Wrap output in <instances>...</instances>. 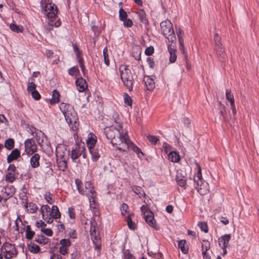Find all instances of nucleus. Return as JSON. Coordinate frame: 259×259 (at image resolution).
I'll return each instance as SVG.
<instances>
[{
	"mask_svg": "<svg viewBox=\"0 0 259 259\" xmlns=\"http://www.w3.org/2000/svg\"><path fill=\"white\" fill-rule=\"evenodd\" d=\"M147 139L150 142L154 145H155L157 141L159 140V139L157 137L152 135H148L147 136Z\"/></svg>",
	"mask_w": 259,
	"mask_h": 259,
	"instance_id": "nucleus-47",
	"label": "nucleus"
},
{
	"mask_svg": "<svg viewBox=\"0 0 259 259\" xmlns=\"http://www.w3.org/2000/svg\"><path fill=\"white\" fill-rule=\"evenodd\" d=\"M155 76H145L143 81L145 82L146 89L148 91H152L155 88Z\"/></svg>",
	"mask_w": 259,
	"mask_h": 259,
	"instance_id": "nucleus-13",
	"label": "nucleus"
},
{
	"mask_svg": "<svg viewBox=\"0 0 259 259\" xmlns=\"http://www.w3.org/2000/svg\"><path fill=\"white\" fill-rule=\"evenodd\" d=\"M197 166H198V171L197 177L195 178L196 179V181H199V182H201L202 181V174H201V169L200 165L197 163Z\"/></svg>",
	"mask_w": 259,
	"mask_h": 259,
	"instance_id": "nucleus-48",
	"label": "nucleus"
},
{
	"mask_svg": "<svg viewBox=\"0 0 259 259\" xmlns=\"http://www.w3.org/2000/svg\"><path fill=\"white\" fill-rule=\"evenodd\" d=\"M34 241L41 244H46L48 243L49 239L44 235L37 236L34 239Z\"/></svg>",
	"mask_w": 259,
	"mask_h": 259,
	"instance_id": "nucleus-35",
	"label": "nucleus"
},
{
	"mask_svg": "<svg viewBox=\"0 0 259 259\" xmlns=\"http://www.w3.org/2000/svg\"><path fill=\"white\" fill-rule=\"evenodd\" d=\"M126 12L122 8L120 9L119 11V19L121 21H123L124 19L127 18Z\"/></svg>",
	"mask_w": 259,
	"mask_h": 259,
	"instance_id": "nucleus-45",
	"label": "nucleus"
},
{
	"mask_svg": "<svg viewBox=\"0 0 259 259\" xmlns=\"http://www.w3.org/2000/svg\"><path fill=\"white\" fill-rule=\"evenodd\" d=\"M52 196V195L50 193H49L48 195L46 194L44 196L45 199L48 201V202L51 204L54 203Z\"/></svg>",
	"mask_w": 259,
	"mask_h": 259,
	"instance_id": "nucleus-59",
	"label": "nucleus"
},
{
	"mask_svg": "<svg viewBox=\"0 0 259 259\" xmlns=\"http://www.w3.org/2000/svg\"><path fill=\"white\" fill-rule=\"evenodd\" d=\"M35 90H36V84L33 81H30L29 80L27 86L28 92L31 93Z\"/></svg>",
	"mask_w": 259,
	"mask_h": 259,
	"instance_id": "nucleus-42",
	"label": "nucleus"
},
{
	"mask_svg": "<svg viewBox=\"0 0 259 259\" xmlns=\"http://www.w3.org/2000/svg\"><path fill=\"white\" fill-rule=\"evenodd\" d=\"M45 8L46 15L48 18L49 25L48 29L50 30L52 29V26L57 27L60 26L61 22L57 17L58 13L57 6L54 4L49 3L46 5Z\"/></svg>",
	"mask_w": 259,
	"mask_h": 259,
	"instance_id": "nucleus-4",
	"label": "nucleus"
},
{
	"mask_svg": "<svg viewBox=\"0 0 259 259\" xmlns=\"http://www.w3.org/2000/svg\"><path fill=\"white\" fill-rule=\"evenodd\" d=\"M228 101L230 103L231 109L232 110L233 114L234 115L236 114V109L233 95L230 93V92H228Z\"/></svg>",
	"mask_w": 259,
	"mask_h": 259,
	"instance_id": "nucleus-24",
	"label": "nucleus"
},
{
	"mask_svg": "<svg viewBox=\"0 0 259 259\" xmlns=\"http://www.w3.org/2000/svg\"><path fill=\"white\" fill-rule=\"evenodd\" d=\"M2 192L5 194V195H3L4 200L7 201V199L12 197L14 194V188L12 187H5L2 190Z\"/></svg>",
	"mask_w": 259,
	"mask_h": 259,
	"instance_id": "nucleus-20",
	"label": "nucleus"
},
{
	"mask_svg": "<svg viewBox=\"0 0 259 259\" xmlns=\"http://www.w3.org/2000/svg\"><path fill=\"white\" fill-rule=\"evenodd\" d=\"M10 28L11 30L17 33L22 32L24 29L23 26L17 25L14 23L10 24Z\"/></svg>",
	"mask_w": 259,
	"mask_h": 259,
	"instance_id": "nucleus-37",
	"label": "nucleus"
},
{
	"mask_svg": "<svg viewBox=\"0 0 259 259\" xmlns=\"http://www.w3.org/2000/svg\"><path fill=\"white\" fill-rule=\"evenodd\" d=\"M168 159L173 162H177L180 160L179 154L176 152H171L169 153Z\"/></svg>",
	"mask_w": 259,
	"mask_h": 259,
	"instance_id": "nucleus-31",
	"label": "nucleus"
},
{
	"mask_svg": "<svg viewBox=\"0 0 259 259\" xmlns=\"http://www.w3.org/2000/svg\"><path fill=\"white\" fill-rule=\"evenodd\" d=\"M60 109L70 128L73 131H76L78 125L77 122L78 118L73 107L70 104L62 103L60 104Z\"/></svg>",
	"mask_w": 259,
	"mask_h": 259,
	"instance_id": "nucleus-2",
	"label": "nucleus"
},
{
	"mask_svg": "<svg viewBox=\"0 0 259 259\" xmlns=\"http://www.w3.org/2000/svg\"><path fill=\"white\" fill-rule=\"evenodd\" d=\"M97 141L96 137L93 134H90V136L87 140V144L88 148H92L95 147Z\"/></svg>",
	"mask_w": 259,
	"mask_h": 259,
	"instance_id": "nucleus-25",
	"label": "nucleus"
},
{
	"mask_svg": "<svg viewBox=\"0 0 259 259\" xmlns=\"http://www.w3.org/2000/svg\"><path fill=\"white\" fill-rule=\"evenodd\" d=\"M103 56L105 64L108 66L109 65V60L108 54V49L107 47H105L103 50Z\"/></svg>",
	"mask_w": 259,
	"mask_h": 259,
	"instance_id": "nucleus-43",
	"label": "nucleus"
},
{
	"mask_svg": "<svg viewBox=\"0 0 259 259\" xmlns=\"http://www.w3.org/2000/svg\"><path fill=\"white\" fill-rule=\"evenodd\" d=\"M34 234L35 233L34 231L31 230L30 226L27 225L26 229V238L27 239L31 240Z\"/></svg>",
	"mask_w": 259,
	"mask_h": 259,
	"instance_id": "nucleus-36",
	"label": "nucleus"
},
{
	"mask_svg": "<svg viewBox=\"0 0 259 259\" xmlns=\"http://www.w3.org/2000/svg\"><path fill=\"white\" fill-rule=\"evenodd\" d=\"M141 209L142 212L143 213L144 217L145 216L146 212L148 211H151V210H149L147 206L145 205L142 206V207H141Z\"/></svg>",
	"mask_w": 259,
	"mask_h": 259,
	"instance_id": "nucleus-62",
	"label": "nucleus"
},
{
	"mask_svg": "<svg viewBox=\"0 0 259 259\" xmlns=\"http://www.w3.org/2000/svg\"><path fill=\"white\" fill-rule=\"evenodd\" d=\"M75 184L79 193L85 195L89 198L90 207L93 208H95L97 193L94 189L92 184L90 182H86L84 184V188H81L82 183L78 179L76 180Z\"/></svg>",
	"mask_w": 259,
	"mask_h": 259,
	"instance_id": "nucleus-3",
	"label": "nucleus"
},
{
	"mask_svg": "<svg viewBox=\"0 0 259 259\" xmlns=\"http://www.w3.org/2000/svg\"><path fill=\"white\" fill-rule=\"evenodd\" d=\"M60 161L58 162L59 167H60L63 170L67 168V161L68 159H59Z\"/></svg>",
	"mask_w": 259,
	"mask_h": 259,
	"instance_id": "nucleus-49",
	"label": "nucleus"
},
{
	"mask_svg": "<svg viewBox=\"0 0 259 259\" xmlns=\"http://www.w3.org/2000/svg\"><path fill=\"white\" fill-rule=\"evenodd\" d=\"M28 250L32 253H36L40 250L39 246L34 243H30L28 245Z\"/></svg>",
	"mask_w": 259,
	"mask_h": 259,
	"instance_id": "nucleus-34",
	"label": "nucleus"
},
{
	"mask_svg": "<svg viewBox=\"0 0 259 259\" xmlns=\"http://www.w3.org/2000/svg\"><path fill=\"white\" fill-rule=\"evenodd\" d=\"M60 94L58 91L55 90L52 93V98L50 100V103L52 105L55 104L59 101Z\"/></svg>",
	"mask_w": 259,
	"mask_h": 259,
	"instance_id": "nucleus-30",
	"label": "nucleus"
},
{
	"mask_svg": "<svg viewBox=\"0 0 259 259\" xmlns=\"http://www.w3.org/2000/svg\"><path fill=\"white\" fill-rule=\"evenodd\" d=\"M90 154L92 155V159L93 161H96L100 157V150L98 148L93 147L89 149Z\"/></svg>",
	"mask_w": 259,
	"mask_h": 259,
	"instance_id": "nucleus-23",
	"label": "nucleus"
},
{
	"mask_svg": "<svg viewBox=\"0 0 259 259\" xmlns=\"http://www.w3.org/2000/svg\"><path fill=\"white\" fill-rule=\"evenodd\" d=\"M198 226L200 227L202 231H204L205 233L208 232L207 225L206 223L199 222L198 224Z\"/></svg>",
	"mask_w": 259,
	"mask_h": 259,
	"instance_id": "nucleus-50",
	"label": "nucleus"
},
{
	"mask_svg": "<svg viewBox=\"0 0 259 259\" xmlns=\"http://www.w3.org/2000/svg\"><path fill=\"white\" fill-rule=\"evenodd\" d=\"M50 208L48 205H44L40 208L41 213L42 214L43 217H44L45 212H50Z\"/></svg>",
	"mask_w": 259,
	"mask_h": 259,
	"instance_id": "nucleus-53",
	"label": "nucleus"
},
{
	"mask_svg": "<svg viewBox=\"0 0 259 259\" xmlns=\"http://www.w3.org/2000/svg\"><path fill=\"white\" fill-rule=\"evenodd\" d=\"M137 14L141 22L145 24H148V20L146 18V13L143 10H140Z\"/></svg>",
	"mask_w": 259,
	"mask_h": 259,
	"instance_id": "nucleus-32",
	"label": "nucleus"
},
{
	"mask_svg": "<svg viewBox=\"0 0 259 259\" xmlns=\"http://www.w3.org/2000/svg\"><path fill=\"white\" fill-rule=\"evenodd\" d=\"M60 244L61 246L67 248L71 245V242L68 239H62L60 240Z\"/></svg>",
	"mask_w": 259,
	"mask_h": 259,
	"instance_id": "nucleus-46",
	"label": "nucleus"
},
{
	"mask_svg": "<svg viewBox=\"0 0 259 259\" xmlns=\"http://www.w3.org/2000/svg\"><path fill=\"white\" fill-rule=\"evenodd\" d=\"M176 32L178 38L180 37H183L184 32L181 29L178 28L176 30Z\"/></svg>",
	"mask_w": 259,
	"mask_h": 259,
	"instance_id": "nucleus-64",
	"label": "nucleus"
},
{
	"mask_svg": "<svg viewBox=\"0 0 259 259\" xmlns=\"http://www.w3.org/2000/svg\"><path fill=\"white\" fill-rule=\"evenodd\" d=\"M31 94L32 97H33V98L34 99H35V100H38L40 98V94H39V93L36 90H35L33 92H31Z\"/></svg>",
	"mask_w": 259,
	"mask_h": 259,
	"instance_id": "nucleus-56",
	"label": "nucleus"
},
{
	"mask_svg": "<svg viewBox=\"0 0 259 259\" xmlns=\"http://www.w3.org/2000/svg\"><path fill=\"white\" fill-rule=\"evenodd\" d=\"M112 119L114 120V123L116 124V128H122V122L119 117V114L116 112H114L112 114Z\"/></svg>",
	"mask_w": 259,
	"mask_h": 259,
	"instance_id": "nucleus-26",
	"label": "nucleus"
},
{
	"mask_svg": "<svg viewBox=\"0 0 259 259\" xmlns=\"http://www.w3.org/2000/svg\"><path fill=\"white\" fill-rule=\"evenodd\" d=\"M69 75L76 77L79 74V71L77 66H73L68 70Z\"/></svg>",
	"mask_w": 259,
	"mask_h": 259,
	"instance_id": "nucleus-39",
	"label": "nucleus"
},
{
	"mask_svg": "<svg viewBox=\"0 0 259 259\" xmlns=\"http://www.w3.org/2000/svg\"><path fill=\"white\" fill-rule=\"evenodd\" d=\"M105 134L112 144L120 151L126 146V144L130 140L126 131H123L122 127L116 128L113 125L105 128Z\"/></svg>",
	"mask_w": 259,
	"mask_h": 259,
	"instance_id": "nucleus-1",
	"label": "nucleus"
},
{
	"mask_svg": "<svg viewBox=\"0 0 259 259\" xmlns=\"http://www.w3.org/2000/svg\"><path fill=\"white\" fill-rule=\"evenodd\" d=\"M1 250L6 258L10 259L17 255L15 246L8 242H6L3 245Z\"/></svg>",
	"mask_w": 259,
	"mask_h": 259,
	"instance_id": "nucleus-8",
	"label": "nucleus"
},
{
	"mask_svg": "<svg viewBox=\"0 0 259 259\" xmlns=\"http://www.w3.org/2000/svg\"><path fill=\"white\" fill-rule=\"evenodd\" d=\"M126 146L124 147L122 149V151H127L128 149H132L134 152H136L137 154L140 153H142L141 149L137 147L133 142H132L130 140H128L127 143L126 144Z\"/></svg>",
	"mask_w": 259,
	"mask_h": 259,
	"instance_id": "nucleus-15",
	"label": "nucleus"
},
{
	"mask_svg": "<svg viewBox=\"0 0 259 259\" xmlns=\"http://www.w3.org/2000/svg\"><path fill=\"white\" fill-rule=\"evenodd\" d=\"M133 217H134V215L133 214H129L126 219V221L127 222L128 228L130 229L134 230L136 228V225L132 221Z\"/></svg>",
	"mask_w": 259,
	"mask_h": 259,
	"instance_id": "nucleus-29",
	"label": "nucleus"
},
{
	"mask_svg": "<svg viewBox=\"0 0 259 259\" xmlns=\"http://www.w3.org/2000/svg\"><path fill=\"white\" fill-rule=\"evenodd\" d=\"M90 223L91 226L90 232L91 239L94 243L96 245V247L100 249V238L99 236V233L95 226V225L96 224L95 220L94 219H92V220L90 221Z\"/></svg>",
	"mask_w": 259,
	"mask_h": 259,
	"instance_id": "nucleus-7",
	"label": "nucleus"
},
{
	"mask_svg": "<svg viewBox=\"0 0 259 259\" xmlns=\"http://www.w3.org/2000/svg\"><path fill=\"white\" fill-rule=\"evenodd\" d=\"M78 62H79V65H80V67L81 69V70L82 71V72L83 73H84V71H85V67L83 65V63L82 62V58H80V57L79 58H78Z\"/></svg>",
	"mask_w": 259,
	"mask_h": 259,
	"instance_id": "nucleus-63",
	"label": "nucleus"
},
{
	"mask_svg": "<svg viewBox=\"0 0 259 259\" xmlns=\"http://www.w3.org/2000/svg\"><path fill=\"white\" fill-rule=\"evenodd\" d=\"M161 30L162 34L172 43L176 41V37L172 25L168 20L162 21L160 23Z\"/></svg>",
	"mask_w": 259,
	"mask_h": 259,
	"instance_id": "nucleus-6",
	"label": "nucleus"
},
{
	"mask_svg": "<svg viewBox=\"0 0 259 259\" xmlns=\"http://www.w3.org/2000/svg\"><path fill=\"white\" fill-rule=\"evenodd\" d=\"M210 248V244L208 241H203L202 243V250L203 251L207 252Z\"/></svg>",
	"mask_w": 259,
	"mask_h": 259,
	"instance_id": "nucleus-52",
	"label": "nucleus"
},
{
	"mask_svg": "<svg viewBox=\"0 0 259 259\" xmlns=\"http://www.w3.org/2000/svg\"><path fill=\"white\" fill-rule=\"evenodd\" d=\"M20 156V152L18 149H15L12 151L11 153L8 156L7 162L11 163L14 160H16Z\"/></svg>",
	"mask_w": 259,
	"mask_h": 259,
	"instance_id": "nucleus-18",
	"label": "nucleus"
},
{
	"mask_svg": "<svg viewBox=\"0 0 259 259\" xmlns=\"http://www.w3.org/2000/svg\"><path fill=\"white\" fill-rule=\"evenodd\" d=\"M176 182L180 187H185L186 185L187 179L182 175L181 173H178L176 178Z\"/></svg>",
	"mask_w": 259,
	"mask_h": 259,
	"instance_id": "nucleus-22",
	"label": "nucleus"
},
{
	"mask_svg": "<svg viewBox=\"0 0 259 259\" xmlns=\"http://www.w3.org/2000/svg\"><path fill=\"white\" fill-rule=\"evenodd\" d=\"M227 241V234H225L219 239V244L220 246L223 249V254L227 253V250L226 248V242Z\"/></svg>",
	"mask_w": 259,
	"mask_h": 259,
	"instance_id": "nucleus-27",
	"label": "nucleus"
},
{
	"mask_svg": "<svg viewBox=\"0 0 259 259\" xmlns=\"http://www.w3.org/2000/svg\"><path fill=\"white\" fill-rule=\"evenodd\" d=\"M145 221L151 227L156 229L157 225L154 218V214L152 211L146 212L145 216L144 217Z\"/></svg>",
	"mask_w": 259,
	"mask_h": 259,
	"instance_id": "nucleus-12",
	"label": "nucleus"
},
{
	"mask_svg": "<svg viewBox=\"0 0 259 259\" xmlns=\"http://www.w3.org/2000/svg\"><path fill=\"white\" fill-rule=\"evenodd\" d=\"M81 153L82 151L78 146H76L74 149H72L71 155V158L72 161L74 162H78L76 160L81 155Z\"/></svg>",
	"mask_w": 259,
	"mask_h": 259,
	"instance_id": "nucleus-19",
	"label": "nucleus"
},
{
	"mask_svg": "<svg viewBox=\"0 0 259 259\" xmlns=\"http://www.w3.org/2000/svg\"><path fill=\"white\" fill-rule=\"evenodd\" d=\"M24 145L25 151L29 155H33L37 150V146L34 140L32 139H29L26 140L25 141Z\"/></svg>",
	"mask_w": 259,
	"mask_h": 259,
	"instance_id": "nucleus-10",
	"label": "nucleus"
},
{
	"mask_svg": "<svg viewBox=\"0 0 259 259\" xmlns=\"http://www.w3.org/2000/svg\"><path fill=\"white\" fill-rule=\"evenodd\" d=\"M120 77L124 84L129 91L133 90V76L131 70L126 66H121L120 67Z\"/></svg>",
	"mask_w": 259,
	"mask_h": 259,
	"instance_id": "nucleus-5",
	"label": "nucleus"
},
{
	"mask_svg": "<svg viewBox=\"0 0 259 259\" xmlns=\"http://www.w3.org/2000/svg\"><path fill=\"white\" fill-rule=\"evenodd\" d=\"M76 85L79 92L84 91L87 88V84L84 79L79 77L75 81Z\"/></svg>",
	"mask_w": 259,
	"mask_h": 259,
	"instance_id": "nucleus-14",
	"label": "nucleus"
},
{
	"mask_svg": "<svg viewBox=\"0 0 259 259\" xmlns=\"http://www.w3.org/2000/svg\"><path fill=\"white\" fill-rule=\"evenodd\" d=\"M24 206L26 208H27L28 207H31L30 211L31 213L35 212L37 209V207L36 204L33 203H30L29 204L26 203V204H24Z\"/></svg>",
	"mask_w": 259,
	"mask_h": 259,
	"instance_id": "nucleus-44",
	"label": "nucleus"
},
{
	"mask_svg": "<svg viewBox=\"0 0 259 259\" xmlns=\"http://www.w3.org/2000/svg\"><path fill=\"white\" fill-rule=\"evenodd\" d=\"M52 218L54 219H58L60 218L61 213L59 211L58 208L56 205H53L52 208V211L51 212Z\"/></svg>",
	"mask_w": 259,
	"mask_h": 259,
	"instance_id": "nucleus-33",
	"label": "nucleus"
},
{
	"mask_svg": "<svg viewBox=\"0 0 259 259\" xmlns=\"http://www.w3.org/2000/svg\"><path fill=\"white\" fill-rule=\"evenodd\" d=\"M146 55L148 56L151 55L154 53V48L153 47L150 46L148 47L145 51Z\"/></svg>",
	"mask_w": 259,
	"mask_h": 259,
	"instance_id": "nucleus-60",
	"label": "nucleus"
},
{
	"mask_svg": "<svg viewBox=\"0 0 259 259\" xmlns=\"http://www.w3.org/2000/svg\"><path fill=\"white\" fill-rule=\"evenodd\" d=\"M124 103L129 105L132 106V100L131 98V97L128 95L127 94L125 93L124 96Z\"/></svg>",
	"mask_w": 259,
	"mask_h": 259,
	"instance_id": "nucleus-51",
	"label": "nucleus"
},
{
	"mask_svg": "<svg viewBox=\"0 0 259 259\" xmlns=\"http://www.w3.org/2000/svg\"><path fill=\"white\" fill-rule=\"evenodd\" d=\"M178 246L182 252L185 254L188 252V246L185 240H181L179 242Z\"/></svg>",
	"mask_w": 259,
	"mask_h": 259,
	"instance_id": "nucleus-28",
	"label": "nucleus"
},
{
	"mask_svg": "<svg viewBox=\"0 0 259 259\" xmlns=\"http://www.w3.org/2000/svg\"><path fill=\"white\" fill-rule=\"evenodd\" d=\"M59 252L60 254L65 255L68 253L67 248L61 246L59 248Z\"/></svg>",
	"mask_w": 259,
	"mask_h": 259,
	"instance_id": "nucleus-61",
	"label": "nucleus"
},
{
	"mask_svg": "<svg viewBox=\"0 0 259 259\" xmlns=\"http://www.w3.org/2000/svg\"><path fill=\"white\" fill-rule=\"evenodd\" d=\"M57 159H68L70 155L69 150H67L64 146H58L56 150Z\"/></svg>",
	"mask_w": 259,
	"mask_h": 259,
	"instance_id": "nucleus-11",
	"label": "nucleus"
},
{
	"mask_svg": "<svg viewBox=\"0 0 259 259\" xmlns=\"http://www.w3.org/2000/svg\"><path fill=\"white\" fill-rule=\"evenodd\" d=\"M41 231L48 236H52L53 235V232L50 229H41Z\"/></svg>",
	"mask_w": 259,
	"mask_h": 259,
	"instance_id": "nucleus-57",
	"label": "nucleus"
},
{
	"mask_svg": "<svg viewBox=\"0 0 259 259\" xmlns=\"http://www.w3.org/2000/svg\"><path fill=\"white\" fill-rule=\"evenodd\" d=\"M214 41H215V47H217L218 46H222L221 43L220 42L221 38L219 36L218 34H215L214 35Z\"/></svg>",
	"mask_w": 259,
	"mask_h": 259,
	"instance_id": "nucleus-55",
	"label": "nucleus"
},
{
	"mask_svg": "<svg viewBox=\"0 0 259 259\" xmlns=\"http://www.w3.org/2000/svg\"><path fill=\"white\" fill-rule=\"evenodd\" d=\"M217 54L218 57L220 61L225 62L226 58V53L225 51V48L222 47V46H218L215 47Z\"/></svg>",
	"mask_w": 259,
	"mask_h": 259,
	"instance_id": "nucleus-17",
	"label": "nucleus"
},
{
	"mask_svg": "<svg viewBox=\"0 0 259 259\" xmlns=\"http://www.w3.org/2000/svg\"><path fill=\"white\" fill-rule=\"evenodd\" d=\"M195 183L194 187L197 190L198 192L201 195L207 194L209 191V186L207 183L204 181H196L195 177L194 178Z\"/></svg>",
	"mask_w": 259,
	"mask_h": 259,
	"instance_id": "nucleus-9",
	"label": "nucleus"
},
{
	"mask_svg": "<svg viewBox=\"0 0 259 259\" xmlns=\"http://www.w3.org/2000/svg\"><path fill=\"white\" fill-rule=\"evenodd\" d=\"M40 158V156L38 153H35L32 156L30 160V163L32 168H36L39 166Z\"/></svg>",
	"mask_w": 259,
	"mask_h": 259,
	"instance_id": "nucleus-16",
	"label": "nucleus"
},
{
	"mask_svg": "<svg viewBox=\"0 0 259 259\" xmlns=\"http://www.w3.org/2000/svg\"><path fill=\"white\" fill-rule=\"evenodd\" d=\"M123 21V25L126 27H131L133 24L132 20L130 19L126 18V19H124Z\"/></svg>",
	"mask_w": 259,
	"mask_h": 259,
	"instance_id": "nucleus-54",
	"label": "nucleus"
},
{
	"mask_svg": "<svg viewBox=\"0 0 259 259\" xmlns=\"http://www.w3.org/2000/svg\"><path fill=\"white\" fill-rule=\"evenodd\" d=\"M128 209V205L125 203H123L120 206V210L122 215H124V212H127Z\"/></svg>",
	"mask_w": 259,
	"mask_h": 259,
	"instance_id": "nucleus-58",
	"label": "nucleus"
},
{
	"mask_svg": "<svg viewBox=\"0 0 259 259\" xmlns=\"http://www.w3.org/2000/svg\"><path fill=\"white\" fill-rule=\"evenodd\" d=\"M15 180L14 172H9L6 176V181L12 183Z\"/></svg>",
	"mask_w": 259,
	"mask_h": 259,
	"instance_id": "nucleus-41",
	"label": "nucleus"
},
{
	"mask_svg": "<svg viewBox=\"0 0 259 259\" xmlns=\"http://www.w3.org/2000/svg\"><path fill=\"white\" fill-rule=\"evenodd\" d=\"M14 146V140L13 139L9 138L7 139L5 142V147L8 150H11Z\"/></svg>",
	"mask_w": 259,
	"mask_h": 259,
	"instance_id": "nucleus-38",
	"label": "nucleus"
},
{
	"mask_svg": "<svg viewBox=\"0 0 259 259\" xmlns=\"http://www.w3.org/2000/svg\"><path fill=\"white\" fill-rule=\"evenodd\" d=\"M168 50L170 54L169 61L171 63H174L177 60V55L176 54V50L172 44L168 45Z\"/></svg>",
	"mask_w": 259,
	"mask_h": 259,
	"instance_id": "nucleus-21",
	"label": "nucleus"
},
{
	"mask_svg": "<svg viewBox=\"0 0 259 259\" xmlns=\"http://www.w3.org/2000/svg\"><path fill=\"white\" fill-rule=\"evenodd\" d=\"M134 192L138 195L140 197L145 195V193L142 188L140 187L135 186L133 188Z\"/></svg>",
	"mask_w": 259,
	"mask_h": 259,
	"instance_id": "nucleus-40",
	"label": "nucleus"
}]
</instances>
